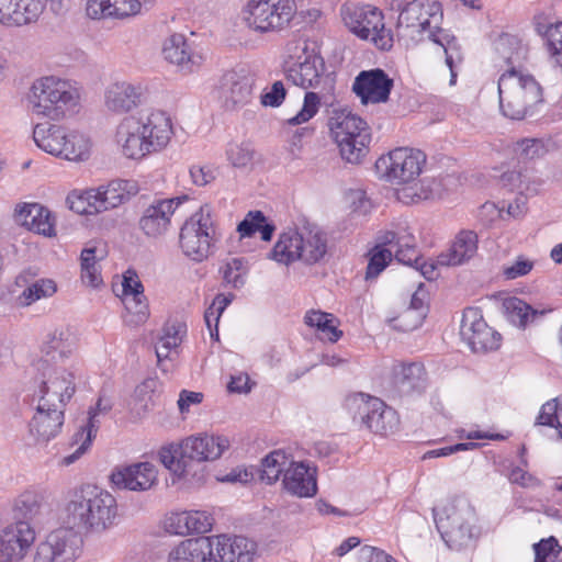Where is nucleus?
Masks as SVG:
<instances>
[{"instance_id": "obj_34", "label": "nucleus", "mask_w": 562, "mask_h": 562, "mask_svg": "<svg viewBox=\"0 0 562 562\" xmlns=\"http://www.w3.org/2000/svg\"><path fill=\"white\" fill-rule=\"evenodd\" d=\"M123 303L125 308L135 316V323H143L148 317V304L144 295V286L135 271L127 270L123 276Z\"/></svg>"}, {"instance_id": "obj_26", "label": "nucleus", "mask_w": 562, "mask_h": 562, "mask_svg": "<svg viewBox=\"0 0 562 562\" xmlns=\"http://www.w3.org/2000/svg\"><path fill=\"white\" fill-rule=\"evenodd\" d=\"M213 537L215 562H252L256 543L243 536Z\"/></svg>"}, {"instance_id": "obj_44", "label": "nucleus", "mask_w": 562, "mask_h": 562, "mask_svg": "<svg viewBox=\"0 0 562 562\" xmlns=\"http://www.w3.org/2000/svg\"><path fill=\"white\" fill-rule=\"evenodd\" d=\"M61 146L63 153L59 156L60 158L80 161L89 157L91 140L86 134L79 131L66 128V137Z\"/></svg>"}, {"instance_id": "obj_15", "label": "nucleus", "mask_w": 562, "mask_h": 562, "mask_svg": "<svg viewBox=\"0 0 562 562\" xmlns=\"http://www.w3.org/2000/svg\"><path fill=\"white\" fill-rule=\"evenodd\" d=\"M38 401L47 400L56 408L65 409L76 392V371L57 364H42Z\"/></svg>"}, {"instance_id": "obj_45", "label": "nucleus", "mask_w": 562, "mask_h": 562, "mask_svg": "<svg viewBox=\"0 0 562 562\" xmlns=\"http://www.w3.org/2000/svg\"><path fill=\"white\" fill-rule=\"evenodd\" d=\"M274 231L276 226L268 222L261 211H249L237 226L240 237H251L256 232H259L261 239L265 241L271 240Z\"/></svg>"}, {"instance_id": "obj_39", "label": "nucleus", "mask_w": 562, "mask_h": 562, "mask_svg": "<svg viewBox=\"0 0 562 562\" xmlns=\"http://www.w3.org/2000/svg\"><path fill=\"white\" fill-rule=\"evenodd\" d=\"M140 92L135 86L114 82L105 91V106L115 113L128 112L139 103Z\"/></svg>"}, {"instance_id": "obj_33", "label": "nucleus", "mask_w": 562, "mask_h": 562, "mask_svg": "<svg viewBox=\"0 0 562 562\" xmlns=\"http://www.w3.org/2000/svg\"><path fill=\"white\" fill-rule=\"evenodd\" d=\"M168 562H215L213 537H198L181 541L170 551Z\"/></svg>"}, {"instance_id": "obj_42", "label": "nucleus", "mask_w": 562, "mask_h": 562, "mask_svg": "<svg viewBox=\"0 0 562 562\" xmlns=\"http://www.w3.org/2000/svg\"><path fill=\"white\" fill-rule=\"evenodd\" d=\"M503 308L508 322L519 328H525L537 317L542 316L546 313L543 310L539 311L533 308L516 296L505 299L503 302Z\"/></svg>"}, {"instance_id": "obj_11", "label": "nucleus", "mask_w": 562, "mask_h": 562, "mask_svg": "<svg viewBox=\"0 0 562 562\" xmlns=\"http://www.w3.org/2000/svg\"><path fill=\"white\" fill-rule=\"evenodd\" d=\"M347 405L353 415V420L374 434L387 436L397 429L396 412L378 397L360 393L349 397Z\"/></svg>"}, {"instance_id": "obj_13", "label": "nucleus", "mask_w": 562, "mask_h": 562, "mask_svg": "<svg viewBox=\"0 0 562 562\" xmlns=\"http://www.w3.org/2000/svg\"><path fill=\"white\" fill-rule=\"evenodd\" d=\"M423 4L425 12L420 15L419 20L422 26L418 40H423L424 35H426L427 38L442 47L446 65L450 70V85H454L457 68L463 61L461 47L452 34L439 26L442 21L441 4L438 2V11L429 10L430 7H426L425 3Z\"/></svg>"}, {"instance_id": "obj_52", "label": "nucleus", "mask_w": 562, "mask_h": 562, "mask_svg": "<svg viewBox=\"0 0 562 562\" xmlns=\"http://www.w3.org/2000/svg\"><path fill=\"white\" fill-rule=\"evenodd\" d=\"M45 493L37 490H26L14 502V510L23 518H33L41 512Z\"/></svg>"}, {"instance_id": "obj_63", "label": "nucleus", "mask_w": 562, "mask_h": 562, "mask_svg": "<svg viewBox=\"0 0 562 562\" xmlns=\"http://www.w3.org/2000/svg\"><path fill=\"white\" fill-rule=\"evenodd\" d=\"M286 95V90L282 81H274L272 86L265 90L260 95V102L263 106L277 108L282 104Z\"/></svg>"}, {"instance_id": "obj_61", "label": "nucleus", "mask_w": 562, "mask_h": 562, "mask_svg": "<svg viewBox=\"0 0 562 562\" xmlns=\"http://www.w3.org/2000/svg\"><path fill=\"white\" fill-rule=\"evenodd\" d=\"M535 562H562L561 549L558 541L551 537L547 540H541L533 546Z\"/></svg>"}, {"instance_id": "obj_5", "label": "nucleus", "mask_w": 562, "mask_h": 562, "mask_svg": "<svg viewBox=\"0 0 562 562\" xmlns=\"http://www.w3.org/2000/svg\"><path fill=\"white\" fill-rule=\"evenodd\" d=\"M29 101L32 113L59 121L76 112L80 93L69 81L49 76L34 81Z\"/></svg>"}, {"instance_id": "obj_46", "label": "nucleus", "mask_w": 562, "mask_h": 562, "mask_svg": "<svg viewBox=\"0 0 562 562\" xmlns=\"http://www.w3.org/2000/svg\"><path fill=\"white\" fill-rule=\"evenodd\" d=\"M305 323L311 327H316L321 339L336 342L342 336V331L337 327L338 321L333 314L310 311L305 315Z\"/></svg>"}, {"instance_id": "obj_37", "label": "nucleus", "mask_w": 562, "mask_h": 562, "mask_svg": "<svg viewBox=\"0 0 562 562\" xmlns=\"http://www.w3.org/2000/svg\"><path fill=\"white\" fill-rule=\"evenodd\" d=\"M477 251V235L472 231L460 232L450 248L437 257L440 266H459L470 260Z\"/></svg>"}, {"instance_id": "obj_18", "label": "nucleus", "mask_w": 562, "mask_h": 562, "mask_svg": "<svg viewBox=\"0 0 562 562\" xmlns=\"http://www.w3.org/2000/svg\"><path fill=\"white\" fill-rule=\"evenodd\" d=\"M231 447V441L223 435L200 434L183 439L180 443V453L182 458H188V462H205L220 459Z\"/></svg>"}, {"instance_id": "obj_24", "label": "nucleus", "mask_w": 562, "mask_h": 562, "mask_svg": "<svg viewBox=\"0 0 562 562\" xmlns=\"http://www.w3.org/2000/svg\"><path fill=\"white\" fill-rule=\"evenodd\" d=\"M64 412L63 408L53 407L47 400H37L36 412L30 422V434L40 443L48 442L60 432Z\"/></svg>"}, {"instance_id": "obj_1", "label": "nucleus", "mask_w": 562, "mask_h": 562, "mask_svg": "<svg viewBox=\"0 0 562 562\" xmlns=\"http://www.w3.org/2000/svg\"><path fill=\"white\" fill-rule=\"evenodd\" d=\"M119 518L117 501L109 491L82 484L69 490L61 507V520L76 533L101 535Z\"/></svg>"}, {"instance_id": "obj_12", "label": "nucleus", "mask_w": 562, "mask_h": 562, "mask_svg": "<svg viewBox=\"0 0 562 562\" xmlns=\"http://www.w3.org/2000/svg\"><path fill=\"white\" fill-rule=\"evenodd\" d=\"M293 14V0H249L243 10L247 26L260 33L283 29Z\"/></svg>"}, {"instance_id": "obj_56", "label": "nucleus", "mask_w": 562, "mask_h": 562, "mask_svg": "<svg viewBox=\"0 0 562 562\" xmlns=\"http://www.w3.org/2000/svg\"><path fill=\"white\" fill-rule=\"evenodd\" d=\"M243 258H232L220 269L223 280L234 289H239L245 283L246 268Z\"/></svg>"}, {"instance_id": "obj_28", "label": "nucleus", "mask_w": 562, "mask_h": 562, "mask_svg": "<svg viewBox=\"0 0 562 562\" xmlns=\"http://www.w3.org/2000/svg\"><path fill=\"white\" fill-rule=\"evenodd\" d=\"M180 205V199H161L154 201L139 220L140 229L150 237L165 234L170 218Z\"/></svg>"}, {"instance_id": "obj_57", "label": "nucleus", "mask_w": 562, "mask_h": 562, "mask_svg": "<svg viewBox=\"0 0 562 562\" xmlns=\"http://www.w3.org/2000/svg\"><path fill=\"white\" fill-rule=\"evenodd\" d=\"M394 256L398 262L413 267L422 260L419 251L415 246V238L411 234H402V239L397 241Z\"/></svg>"}, {"instance_id": "obj_25", "label": "nucleus", "mask_w": 562, "mask_h": 562, "mask_svg": "<svg viewBox=\"0 0 562 562\" xmlns=\"http://www.w3.org/2000/svg\"><path fill=\"white\" fill-rule=\"evenodd\" d=\"M45 10L44 0H0V23L23 26L36 22Z\"/></svg>"}, {"instance_id": "obj_59", "label": "nucleus", "mask_w": 562, "mask_h": 562, "mask_svg": "<svg viewBox=\"0 0 562 562\" xmlns=\"http://www.w3.org/2000/svg\"><path fill=\"white\" fill-rule=\"evenodd\" d=\"M425 315L426 314L423 311H416L407 307L400 315L391 318L389 322L392 328L396 330L412 331L422 325Z\"/></svg>"}, {"instance_id": "obj_35", "label": "nucleus", "mask_w": 562, "mask_h": 562, "mask_svg": "<svg viewBox=\"0 0 562 562\" xmlns=\"http://www.w3.org/2000/svg\"><path fill=\"white\" fill-rule=\"evenodd\" d=\"M139 0H88L86 11L91 19H127L140 12Z\"/></svg>"}, {"instance_id": "obj_6", "label": "nucleus", "mask_w": 562, "mask_h": 562, "mask_svg": "<svg viewBox=\"0 0 562 562\" xmlns=\"http://www.w3.org/2000/svg\"><path fill=\"white\" fill-rule=\"evenodd\" d=\"M326 252V235L317 226L308 224L299 231L281 234L269 257L283 265L295 260L314 265L323 259Z\"/></svg>"}, {"instance_id": "obj_36", "label": "nucleus", "mask_w": 562, "mask_h": 562, "mask_svg": "<svg viewBox=\"0 0 562 562\" xmlns=\"http://www.w3.org/2000/svg\"><path fill=\"white\" fill-rule=\"evenodd\" d=\"M94 193L102 213L127 202L132 195L137 193V186L128 180H113L106 186L95 188Z\"/></svg>"}, {"instance_id": "obj_62", "label": "nucleus", "mask_w": 562, "mask_h": 562, "mask_svg": "<svg viewBox=\"0 0 562 562\" xmlns=\"http://www.w3.org/2000/svg\"><path fill=\"white\" fill-rule=\"evenodd\" d=\"M392 249L380 247L372 249L367 267L366 278L372 279L378 277L392 260Z\"/></svg>"}, {"instance_id": "obj_29", "label": "nucleus", "mask_w": 562, "mask_h": 562, "mask_svg": "<svg viewBox=\"0 0 562 562\" xmlns=\"http://www.w3.org/2000/svg\"><path fill=\"white\" fill-rule=\"evenodd\" d=\"M284 490L297 497H312L317 493L316 469L304 462H293L285 470Z\"/></svg>"}, {"instance_id": "obj_53", "label": "nucleus", "mask_w": 562, "mask_h": 562, "mask_svg": "<svg viewBox=\"0 0 562 562\" xmlns=\"http://www.w3.org/2000/svg\"><path fill=\"white\" fill-rule=\"evenodd\" d=\"M158 457L160 462L179 477L188 475L190 465L188 458L181 457L180 445L178 447H162Z\"/></svg>"}, {"instance_id": "obj_27", "label": "nucleus", "mask_w": 562, "mask_h": 562, "mask_svg": "<svg viewBox=\"0 0 562 562\" xmlns=\"http://www.w3.org/2000/svg\"><path fill=\"white\" fill-rule=\"evenodd\" d=\"M214 518L205 510L175 512L165 519V529L172 535L206 533L211 531Z\"/></svg>"}, {"instance_id": "obj_54", "label": "nucleus", "mask_w": 562, "mask_h": 562, "mask_svg": "<svg viewBox=\"0 0 562 562\" xmlns=\"http://www.w3.org/2000/svg\"><path fill=\"white\" fill-rule=\"evenodd\" d=\"M561 415V401L559 397L551 398L541 406L539 415L536 418V425L557 428L559 438L562 439V424L560 422Z\"/></svg>"}, {"instance_id": "obj_23", "label": "nucleus", "mask_w": 562, "mask_h": 562, "mask_svg": "<svg viewBox=\"0 0 562 562\" xmlns=\"http://www.w3.org/2000/svg\"><path fill=\"white\" fill-rule=\"evenodd\" d=\"M113 402L110 397L100 395L94 407H90L88 418L85 426L75 435V442L80 446L71 454L64 457L60 461L61 465L68 467L76 462L91 446L97 432L100 428L101 417L111 412Z\"/></svg>"}, {"instance_id": "obj_30", "label": "nucleus", "mask_w": 562, "mask_h": 562, "mask_svg": "<svg viewBox=\"0 0 562 562\" xmlns=\"http://www.w3.org/2000/svg\"><path fill=\"white\" fill-rule=\"evenodd\" d=\"M14 221L34 233L52 237L55 235L50 212L40 203H18L13 213Z\"/></svg>"}, {"instance_id": "obj_58", "label": "nucleus", "mask_w": 562, "mask_h": 562, "mask_svg": "<svg viewBox=\"0 0 562 562\" xmlns=\"http://www.w3.org/2000/svg\"><path fill=\"white\" fill-rule=\"evenodd\" d=\"M515 154L521 161H531L546 155L544 143L539 138H525L516 143Z\"/></svg>"}, {"instance_id": "obj_4", "label": "nucleus", "mask_w": 562, "mask_h": 562, "mask_svg": "<svg viewBox=\"0 0 562 562\" xmlns=\"http://www.w3.org/2000/svg\"><path fill=\"white\" fill-rule=\"evenodd\" d=\"M436 528L447 548L456 552L473 550L481 536L475 507L463 496L449 498L432 509Z\"/></svg>"}, {"instance_id": "obj_64", "label": "nucleus", "mask_w": 562, "mask_h": 562, "mask_svg": "<svg viewBox=\"0 0 562 562\" xmlns=\"http://www.w3.org/2000/svg\"><path fill=\"white\" fill-rule=\"evenodd\" d=\"M521 193L533 194L542 184V179L532 167H521Z\"/></svg>"}, {"instance_id": "obj_3", "label": "nucleus", "mask_w": 562, "mask_h": 562, "mask_svg": "<svg viewBox=\"0 0 562 562\" xmlns=\"http://www.w3.org/2000/svg\"><path fill=\"white\" fill-rule=\"evenodd\" d=\"M426 164V155L408 147H398L381 156L375 168L386 181L394 186L396 199L404 204H414L428 200L432 195L429 181L418 180Z\"/></svg>"}, {"instance_id": "obj_60", "label": "nucleus", "mask_w": 562, "mask_h": 562, "mask_svg": "<svg viewBox=\"0 0 562 562\" xmlns=\"http://www.w3.org/2000/svg\"><path fill=\"white\" fill-rule=\"evenodd\" d=\"M321 105V98L318 93L308 91L305 93L303 106L300 112L288 120L290 125H300L310 121L318 112Z\"/></svg>"}, {"instance_id": "obj_14", "label": "nucleus", "mask_w": 562, "mask_h": 562, "mask_svg": "<svg viewBox=\"0 0 562 562\" xmlns=\"http://www.w3.org/2000/svg\"><path fill=\"white\" fill-rule=\"evenodd\" d=\"M81 548L80 535L66 527L57 528L36 544L32 562H75Z\"/></svg>"}, {"instance_id": "obj_43", "label": "nucleus", "mask_w": 562, "mask_h": 562, "mask_svg": "<svg viewBox=\"0 0 562 562\" xmlns=\"http://www.w3.org/2000/svg\"><path fill=\"white\" fill-rule=\"evenodd\" d=\"M495 48L510 68L519 66L527 56V47L518 36L512 34H502L495 42Z\"/></svg>"}, {"instance_id": "obj_17", "label": "nucleus", "mask_w": 562, "mask_h": 562, "mask_svg": "<svg viewBox=\"0 0 562 562\" xmlns=\"http://www.w3.org/2000/svg\"><path fill=\"white\" fill-rule=\"evenodd\" d=\"M110 480L117 490L146 492L157 484L158 471L150 462H138L115 468Z\"/></svg>"}, {"instance_id": "obj_10", "label": "nucleus", "mask_w": 562, "mask_h": 562, "mask_svg": "<svg viewBox=\"0 0 562 562\" xmlns=\"http://www.w3.org/2000/svg\"><path fill=\"white\" fill-rule=\"evenodd\" d=\"M215 240L211 206L205 204L182 225L179 235L180 248L187 257L201 262L212 254Z\"/></svg>"}, {"instance_id": "obj_19", "label": "nucleus", "mask_w": 562, "mask_h": 562, "mask_svg": "<svg viewBox=\"0 0 562 562\" xmlns=\"http://www.w3.org/2000/svg\"><path fill=\"white\" fill-rule=\"evenodd\" d=\"M255 79L245 70H231L223 75L218 98L226 110H236L251 100Z\"/></svg>"}, {"instance_id": "obj_21", "label": "nucleus", "mask_w": 562, "mask_h": 562, "mask_svg": "<svg viewBox=\"0 0 562 562\" xmlns=\"http://www.w3.org/2000/svg\"><path fill=\"white\" fill-rule=\"evenodd\" d=\"M324 58L314 50L303 49L297 63L286 70V78L303 89H317L327 78Z\"/></svg>"}, {"instance_id": "obj_32", "label": "nucleus", "mask_w": 562, "mask_h": 562, "mask_svg": "<svg viewBox=\"0 0 562 562\" xmlns=\"http://www.w3.org/2000/svg\"><path fill=\"white\" fill-rule=\"evenodd\" d=\"M162 54L166 60L184 72H192L202 63V56L192 50L183 34L176 33L166 38Z\"/></svg>"}, {"instance_id": "obj_55", "label": "nucleus", "mask_w": 562, "mask_h": 562, "mask_svg": "<svg viewBox=\"0 0 562 562\" xmlns=\"http://www.w3.org/2000/svg\"><path fill=\"white\" fill-rule=\"evenodd\" d=\"M57 291L56 283L50 279H40L30 284L20 296L23 305H31L32 303L52 296Z\"/></svg>"}, {"instance_id": "obj_16", "label": "nucleus", "mask_w": 562, "mask_h": 562, "mask_svg": "<svg viewBox=\"0 0 562 562\" xmlns=\"http://www.w3.org/2000/svg\"><path fill=\"white\" fill-rule=\"evenodd\" d=\"M460 335L473 352L493 351L501 346V334L487 325L476 307L464 310Z\"/></svg>"}, {"instance_id": "obj_49", "label": "nucleus", "mask_w": 562, "mask_h": 562, "mask_svg": "<svg viewBox=\"0 0 562 562\" xmlns=\"http://www.w3.org/2000/svg\"><path fill=\"white\" fill-rule=\"evenodd\" d=\"M183 326L179 323L168 324L164 328V335L155 347L158 366L162 368V361L168 359L182 341Z\"/></svg>"}, {"instance_id": "obj_9", "label": "nucleus", "mask_w": 562, "mask_h": 562, "mask_svg": "<svg viewBox=\"0 0 562 562\" xmlns=\"http://www.w3.org/2000/svg\"><path fill=\"white\" fill-rule=\"evenodd\" d=\"M340 15L347 29L357 37L368 41L380 50L393 47L392 31L385 27L383 12L371 4L346 2Z\"/></svg>"}, {"instance_id": "obj_38", "label": "nucleus", "mask_w": 562, "mask_h": 562, "mask_svg": "<svg viewBox=\"0 0 562 562\" xmlns=\"http://www.w3.org/2000/svg\"><path fill=\"white\" fill-rule=\"evenodd\" d=\"M76 348V337L68 328H58L49 333L43 344L42 351L46 358L42 364H57L58 360L68 358Z\"/></svg>"}, {"instance_id": "obj_48", "label": "nucleus", "mask_w": 562, "mask_h": 562, "mask_svg": "<svg viewBox=\"0 0 562 562\" xmlns=\"http://www.w3.org/2000/svg\"><path fill=\"white\" fill-rule=\"evenodd\" d=\"M536 31L544 38L553 61L562 67V22L551 24L538 22Z\"/></svg>"}, {"instance_id": "obj_40", "label": "nucleus", "mask_w": 562, "mask_h": 562, "mask_svg": "<svg viewBox=\"0 0 562 562\" xmlns=\"http://www.w3.org/2000/svg\"><path fill=\"white\" fill-rule=\"evenodd\" d=\"M430 7L429 10L438 11V2L432 0H413L408 2L401 11L397 20V29L406 36L415 40L420 36V15L425 12L424 4Z\"/></svg>"}, {"instance_id": "obj_2", "label": "nucleus", "mask_w": 562, "mask_h": 562, "mask_svg": "<svg viewBox=\"0 0 562 562\" xmlns=\"http://www.w3.org/2000/svg\"><path fill=\"white\" fill-rule=\"evenodd\" d=\"M173 134L171 117L160 110L126 116L116 132L124 156L131 159H142L164 150Z\"/></svg>"}, {"instance_id": "obj_20", "label": "nucleus", "mask_w": 562, "mask_h": 562, "mask_svg": "<svg viewBox=\"0 0 562 562\" xmlns=\"http://www.w3.org/2000/svg\"><path fill=\"white\" fill-rule=\"evenodd\" d=\"M35 540V531L26 521L8 526L0 533V562H19Z\"/></svg>"}, {"instance_id": "obj_31", "label": "nucleus", "mask_w": 562, "mask_h": 562, "mask_svg": "<svg viewBox=\"0 0 562 562\" xmlns=\"http://www.w3.org/2000/svg\"><path fill=\"white\" fill-rule=\"evenodd\" d=\"M393 385L401 396L419 395L427 387V373L423 364H396L393 368Z\"/></svg>"}, {"instance_id": "obj_47", "label": "nucleus", "mask_w": 562, "mask_h": 562, "mask_svg": "<svg viewBox=\"0 0 562 562\" xmlns=\"http://www.w3.org/2000/svg\"><path fill=\"white\" fill-rule=\"evenodd\" d=\"M291 461L282 450H273L261 461L260 480L267 484L276 483L285 473Z\"/></svg>"}, {"instance_id": "obj_7", "label": "nucleus", "mask_w": 562, "mask_h": 562, "mask_svg": "<svg viewBox=\"0 0 562 562\" xmlns=\"http://www.w3.org/2000/svg\"><path fill=\"white\" fill-rule=\"evenodd\" d=\"M499 106L512 120H522L528 110L542 101V90L530 75L507 69L498 79Z\"/></svg>"}, {"instance_id": "obj_41", "label": "nucleus", "mask_w": 562, "mask_h": 562, "mask_svg": "<svg viewBox=\"0 0 562 562\" xmlns=\"http://www.w3.org/2000/svg\"><path fill=\"white\" fill-rule=\"evenodd\" d=\"M66 137V127L49 123L36 124L33 130L35 144L44 151L59 157L63 153V142Z\"/></svg>"}, {"instance_id": "obj_22", "label": "nucleus", "mask_w": 562, "mask_h": 562, "mask_svg": "<svg viewBox=\"0 0 562 562\" xmlns=\"http://www.w3.org/2000/svg\"><path fill=\"white\" fill-rule=\"evenodd\" d=\"M393 86V79L384 70L374 68L361 71L355 79L352 90L363 104L383 103L389 100Z\"/></svg>"}, {"instance_id": "obj_51", "label": "nucleus", "mask_w": 562, "mask_h": 562, "mask_svg": "<svg viewBox=\"0 0 562 562\" xmlns=\"http://www.w3.org/2000/svg\"><path fill=\"white\" fill-rule=\"evenodd\" d=\"M69 209L80 215H94L101 213L94 189L72 191L67 196Z\"/></svg>"}, {"instance_id": "obj_8", "label": "nucleus", "mask_w": 562, "mask_h": 562, "mask_svg": "<svg viewBox=\"0 0 562 562\" xmlns=\"http://www.w3.org/2000/svg\"><path fill=\"white\" fill-rule=\"evenodd\" d=\"M328 126L341 158L350 164H359L371 142L367 122L348 110H340L329 117Z\"/></svg>"}, {"instance_id": "obj_50", "label": "nucleus", "mask_w": 562, "mask_h": 562, "mask_svg": "<svg viewBox=\"0 0 562 562\" xmlns=\"http://www.w3.org/2000/svg\"><path fill=\"white\" fill-rule=\"evenodd\" d=\"M225 155L234 168L246 169L252 166L256 150L250 142H231L226 146Z\"/></svg>"}]
</instances>
